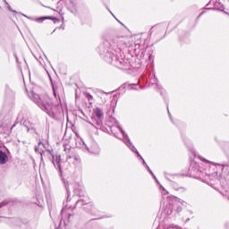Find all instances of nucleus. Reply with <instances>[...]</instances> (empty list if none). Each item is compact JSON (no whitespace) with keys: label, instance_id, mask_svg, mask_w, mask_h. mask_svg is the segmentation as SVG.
Wrapping results in <instances>:
<instances>
[{"label":"nucleus","instance_id":"nucleus-6","mask_svg":"<svg viewBox=\"0 0 229 229\" xmlns=\"http://www.w3.org/2000/svg\"><path fill=\"white\" fill-rule=\"evenodd\" d=\"M53 21H54V22H58V19H56V18H54Z\"/></svg>","mask_w":229,"mask_h":229},{"label":"nucleus","instance_id":"nucleus-4","mask_svg":"<svg viewBox=\"0 0 229 229\" xmlns=\"http://www.w3.org/2000/svg\"><path fill=\"white\" fill-rule=\"evenodd\" d=\"M47 19H51V17H39L36 18L35 21L36 22H44V21H47Z\"/></svg>","mask_w":229,"mask_h":229},{"label":"nucleus","instance_id":"nucleus-1","mask_svg":"<svg viewBox=\"0 0 229 229\" xmlns=\"http://www.w3.org/2000/svg\"><path fill=\"white\" fill-rule=\"evenodd\" d=\"M41 105L44 106L45 109H47V112L53 108V103L51 102V98L48 97H45L40 101Z\"/></svg>","mask_w":229,"mask_h":229},{"label":"nucleus","instance_id":"nucleus-3","mask_svg":"<svg viewBox=\"0 0 229 229\" xmlns=\"http://www.w3.org/2000/svg\"><path fill=\"white\" fill-rule=\"evenodd\" d=\"M215 8L216 9V10H220L221 12H224V10H225V5H223L221 3H219V2H216V4H215Z\"/></svg>","mask_w":229,"mask_h":229},{"label":"nucleus","instance_id":"nucleus-10","mask_svg":"<svg viewBox=\"0 0 229 229\" xmlns=\"http://www.w3.org/2000/svg\"><path fill=\"white\" fill-rule=\"evenodd\" d=\"M143 163H145L144 159H142Z\"/></svg>","mask_w":229,"mask_h":229},{"label":"nucleus","instance_id":"nucleus-9","mask_svg":"<svg viewBox=\"0 0 229 229\" xmlns=\"http://www.w3.org/2000/svg\"><path fill=\"white\" fill-rule=\"evenodd\" d=\"M143 163H145L144 159H142Z\"/></svg>","mask_w":229,"mask_h":229},{"label":"nucleus","instance_id":"nucleus-5","mask_svg":"<svg viewBox=\"0 0 229 229\" xmlns=\"http://www.w3.org/2000/svg\"><path fill=\"white\" fill-rule=\"evenodd\" d=\"M200 160H201L202 162H206V164H212V162H210V161L205 159L204 157H200Z\"/></svg>","mask_w":229,"mask_h":229},{"label":"nucleus","instance_id":"nucleus-8","mask_svg":"<svg viewBox=\"0 0 229 229\" xmlns=\"http://www.w3.org/2000/svg\"><path fill=\"white\" fill-rule=\"evenodd\" d=\"M137 154H138V152H137ZM138 157H140V154H138Z\"/></svg>","mask_w":229,"mask_h":229},{"label":"nucleus","instance_id":"nucleus-2","mask_svg":"<svg viewBox=\"0 0 229 229\" xmlns=\"http://www.w3.org/2000/svg\"><path fill=\"white\" fill-rule=\"evenodd\" d=\"M8 162V155L5 152L0 150V164H6Z\"/></svg>","mask_w":229,"mask_h":229},{"label":"nucleus","instance_id":"nucleus-7","mask_svg":"<svg viewBox=\"0 0 229 229\" xmlns=\"http://www.w3.org/2000/svg\"><path fill=\"white\" fill-rule=\"evenodd\" d=\"M147 167H148V171L150 172V174H153V172H151V170L149 169V167H148V166H147Z\"/></svg>","mask_w":229,"mask_h":229}]
</instances>
